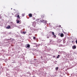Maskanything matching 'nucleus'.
I'll return each instance as SVG.
<instances>
[{
	"instance_id": "obj_1",
	"label": "nucleus",
	"mask_w": 77,
	"mask_h": 77,
	"mask_svg": "<svg viewBox=\"0 0 77 77\" xmlns=\"http://www.w3.org/2000/svg\"><path fill=\"white\" fill-rule=\"evenodd\" d=\"M40 21L41 22H42L44 23H46L47 22V21L46 20H40Z\"/></svg>"
},
{
	"instance_id": "obj_2",
	"label": "nucleus",
	"mask_w": 77,
	"mask_h": 77,
	"mask_svg": "<svg viewBox=\"0 0 77 77\" xmlns=\"http://www.w3.org/2000/svg\"><path fill=\"white\" fill-rule=\"evenodd\" d=\"M30 47V45L29 44H27V45H26V48H29Z\"/></svg>"
},
{
	"instance_id": "obj_3",
	"label": "nucleus",
	"mask_w": 77,
	"mask_h": 77,
	"mask_svg": "<svg viewBox=\"0 0 77 77\" xmlns=\"http://www.w3.org/2000/svg\"><path fill=\"white\" fill-rule=\"evenodd\" d=\"M32 14H30L28 15V16L30 17H32Z\"/></svg>"
},
{
	"instance_id": "obj_4",
	"label": "nucleus",
	"mask_w": 77,
	"mask_h": 77,
	"mask_svg": "<svg viewBox=\"0 0 77 77\" xmlns=\"http://www.w3.org/2000/svg\"><path fill=\"white\" fill-rule=\"evenodd\" d=\"M11 27L10 26H8L6 27V29H9L11 28Z\"/></svg>"
},
{
	"instance_id": "obj_5",
	"label": "nucleus",
	"mask_w": 77,
	"mask_h": 77,
	"mask_svg": "<svg viewBox=\"0 0 77 77\" xmlns=\"http://www.w3.org/2000/svg\"><path fill=\"white\" fill-rule=\"evenodd\" d=\"M76 48V46L75 45H74V46L72 47V48L73 49H75Z\"/></svg>"
},
{
	"instance_id": "obj_6",
	"label": "nucleus",
	"mask_w": 77,
	"mask_h": 77,
	"mask_svg": "<svg viewBox=\"0 0 77 77\" xmlns=\"http://www.w3.org/2000/svg\"><path fill=\"white\" fill-rule=\"evenodd\" d=\"M41 17H42V18H43L44 17H45V15L44 14H43L41 15Z\"/></svg>"
},
{
	"instance_id": "obj_7",
	"label": "nucleus",
	"mask_w": 77,
	"mask_h": 77,
	"mask_svg": "<svg viewBox=\"0 0 77 77\" xmlns=\"http://www.w3.org/2000/svg\"><path fill=\"white\" fill-rule=\"evenodd\" d=\"M60 36L61 37H63L64 36V35L63 34V33H61L60 35Z\"/></svg>"
},
{
	"instance_id": "obj_8",
	"label": "nucleus",
	"mask_w": 77,
	"mask_h": 77,
	"mask_svg": "<svg viewBox=\"0 0 77 77\" xmlns=\"http://www.w3.org/2000/svg\"><path fill=\"white\" fill-rule=\"evenodd\" d=\"M35 25H36V24H35V23H33L32 24V26H34V27H35Z\"/></svg>"
},
{
	"instance_id": "obj_9",
	"label": "nucleus",
	"mask_w": 77,
	"mask_h": 77,
	"mask_svg": "<svg viewBox=\"0 0 77 77\" xmlns=\"http://www.w3.org/2000/svg\"><path fill=\"white\" fill-rule=\"evenodd\" d=\"M17 18H19V19H20V16H19V15H17Z\"/></svg>"
},
{
	"instance_id": "obj_10",
	"label": "nucleus",
	"mask_w": 77,
	"mask_h": 77,
	"mask_svg": "<svg viewBox=\"0 0 77 77\" xmlns=\"http://www.w3.org/2000/svg\"><path fill=\"white\" fill-rule=\"evenodd\" d=\"M58 68H58V67H56V68H55V69H56V70H57L58 69Z\"/></svg>"
},
{
	"instance_id": "obj_11",
	"label": "nucleus",
	"mask_w": 77,
	"mask_h": 77,
	"mask_svg": "<svg viewBox=\"0 0 77 77\" xmlns=\"http://www.w3.org/2000/svg\"><path fill=\"white\" fill-rule=\"evenodd\" d=\"M20 21L19 20H17V23H20Z\"/></svg>"
},
{
	"instance_id": "obj_12",
	"label": "nucleus",
	"mask_w": 77,
	"mask_h": 77,
	"mask_svg": "<svg viewBox=\"0 0 77 77\" xmlns=\"http://www.w3.org/2000/svg\"><path fill=\"white\" fill-rule=\"evenodd\" d=\"M24 16H25V15L24 14H22V17H24Z\"/></svg>"
},
{
	"instance_id": "obj_13",
	"label": "nucleus",
	"mask_w": 77,
	"mask_h": 77,
	"mask_svg": "<svg viewBox=\"0 0 77 77\" xmlns=\"http://www.w3.org/2000/svg\"><path fill=\"white\" fill-rule=\"evenodd\" d=\"M26 33V32H23V33L24 34H25Z\"/></svg>"
},
{
	"instance_id": "obj_14",
	"label": "nucleus",
	"mask_w": 77,
	"mask_h": 77,
	"mask_svg": "<svg viewBox=\"0 0 77 77\" xmlns=\"http://www.w3.org/2000/svg\"><path fill=\"white\" fill-rule=\"evenodd\" d=\"M56 35H54V38H56Z\"/></svg>"
},
{
	"instance_id": "obj_15",
	"label": "nucleus",
	"mask_w": 77,
	"mask_h": 77,
	"mask_svg": "<svg viewBox=\"0 0 77 77\" xmlns=\"http://www.w3.org/2000/svg\"><path fill=\"white\" fill-rule=\"evenodd\" d=\"M52 35H54V32H52Z\"/></svg>"
},
{
	"instance_id": "obj_16",
	"label": "nucleus",
	"mask_w": 77,
	"mask_h": 77,
	"mask_svg": "<svg viewBox=\"0 0 77 77\" xmlns=\"http://www.w3.org/2000/svg\"><path fill=\"white\" fill-rule=\"evenodd\" d=\"M59 57H60V55H58V56L57 57V58H59Z\"/></svg>"
},
{
	"instance_id": "obj_17",
	"label": "nucleus",
	"mask_w": 77,
	"mask_h": 77,
	"mask_svg": "<svg viewBox=\"0 0 77 77\" xmlns=\"http://www.w3.org/2000/svg\"><path fill=\"white\" fill-rule=\"evenodd\" d=\"M33 39H36V37H33Z\"/></svg>"
},
{
	"instance_id": "obj_18",
	"label": "nucleus",
	"mask_w": 77,
	"mask_h": 77,
	"mask_svg": "<svg viewBox=\"0 0 77 77\" xmlns=\"http://www.w3.org/2000/svg\"><path fill=\"white\" fill-rule=\"evenodd\" d=\"M53 57L54 58H55V57H56V56H53Z\"/></svg>"
},
{
	"instance_id": "obj_19",
	"label": "nucleus",
	"mask_w": 77,
	"mask_h": 77,
	"mask_svg": "<svg viewBox=\"0 0 77 77\" xmlns=\"http://www.w3.org/2000/svg\"><path fill=\"white\" fill-rule=\"evenodd\" d=\"M49 38V37H48H48H47V38Z\"/></svg>"
},
{
	"instance_id": "obj_20",
	"label": "nucleus",
	"mask_w": 77,
	"mask_h": 77,
	"mask_svg": "<svg viewBox=\"0 0 77 77\" xmlns=\"http://www.w3.org/2000/svg\"><path fill=\"white\" fill-rule=\"evenodd\" d=\"M75 42L76 44H77V40L75 41Z\"/></svg>"
},
{
	"instance_id": "obj_21",
	"label": "nucleus",
	"mask_w": 77,
	"mask_h": 77,
	"mask_svg": "<svg viewBox=\"0 0 77 77\" xmlns=\"http://www.w3.org/2000/svg\"><path fill=\"white\" fill-rule=\"evenodd\" d=\"M42 58H43V57H41V59H42Z\"/></svg>"
},
{
	"instance_id": "obj_22",
	"label": "nucleus",
	"mask_w": 77,
	"mask_h": 77,
	"mask_svg": "<svg viewBox=\"0 0 77 77\" xmlns=\"http://www.w3.org/2000/svg\"><path fill=\"white\" fill-rule=\"evenodd\" d=\"M61 27V26H59V27Z\"/></svg>"
},
{
	"instance_id": "obj_23",
	"label": "nucleus",
	"mask_w": 77,
	"mask_h": 77,
	"mask_svg": "<svg viewBox=\"0 0 77 77\" xmlns=\"http://www.w3.org/2000/svg\"><path fill=\"white\" fill-rule=\"evenodd\" d=\"M74 42V41H72V43H73Z\"/></svg>"
},
{
	"instance_id": "obj_24",
	"label": "nucleus",
	"mask_w": 77,
	"mask_h": 77,
	"mask_svg": "<svg viewBox=\"0 0 77 77\" xmlns=\"http://www.w3.org/2000/svg\"><path fill=\"white\" fill-rule=\"evenodd\" d=\"M34 60H37L36 59H34Z\"/></svg>"
},
{
	"instance_id": "obj_25",
	"label": "nucleus",
	"mask_w": 77,
	"mask_h": 77,
	"mask_svg": "<svg viewBox=\"0 0 77 77\" xmlns=\"http://www.w3.org/2000/svg\"><path fill=\"white\" fill-rule=\"evenodd\" d=\"M33 19H34V20L35 19V18H34Z\"/></svg>"
},
{
	"instance_id": "obj_26",
	"label": "nucleus",
	"mask_w": 77,
	"mask_h": 77,
	"mask_svg": "<svg viewBox=\"0 0 77 77\" xmlns=\"http://www.w3.org/2000/svg\"><path fill=\"white\" fill-rule=\"evenodd\" d=\"M33 77H35L33 76Z\"/></svg>"
}]
</instances>
